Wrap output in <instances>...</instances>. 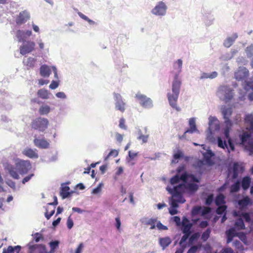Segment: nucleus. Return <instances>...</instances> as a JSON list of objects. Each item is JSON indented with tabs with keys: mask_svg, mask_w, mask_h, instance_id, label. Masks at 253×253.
<instances>
[{
	"mask_svg": "<svg viewBox=\"0 0 253 253\" xmlns=\"http://www.w3.org/2000/svg\"><path fill=\"white\" fill-rule=\"evenodd\" d=\"M114 96L116 109L122 113L124 112L126 110V103L123 100L122 96L117 93H114Z\"/></svg>",
	"mask_w": 253,
	"mask_h": 253,
	"instance_id": "6",
	"label": "nucleus"
},
{
	"mask_svg": "<svg viewBox=\"0 0 253 253\" xmlns=\"http://www.w3.org/2000/svg\"><path fill=\"white\" fill-rule=\"evenodd\" d=\"M237 37V35L235 34L233 37L227 38L224 42V45L226 47H229L233 44L234 42Z\"/></svg>",
	"mask_w": 253,
	"mask_h": 253,
	"instance_id": "24",
	"label": "nucleus"
},
{
	"mask_svg": "<svg viewBox=\"0 0 253 253\" xmlns=\"http://www.w3.org/2000/svg\"><path fill=\"white\" fill-rule=\"evenodd\" d=\"M55 207H53L52 209L49 208V206L47 205L46 211L44 213L45 217L47 219H49L54 214L55 212Z\"/></svg>",
	"mask_w": 253,
	"mask_h": 253,
	"instance_id": "27",
	"label": "nucleus"
},
{
	"mask_svg": "<svg viewBox=\"0 0 253 253\" xmlns=\"http://www.w3.org/2000/svg\"><path fill=\"white\" fill-rule=\"evenodd\" d=\"M50 108L48 105H42L39 108V113L41 115H46L49 113Z\"/></svg>",
	"mask_w": 253,
	"mask_h": 253,
	"instance_id": "32",
	"label": "nucleus"
},
{
	"mask_svg": "<svg viewBox=\"0 0 253 253\" xmlns=\"http://www.w3.org/2000/svg\"><path fill=\"white\" fill-rule=\"evenodd\" d=\"M40 244H36L33 245H28L29 249V253H34L36 249H38L39 248Z\"/></svg>",
	"mask_w": 253,
	"mask_h": 253,
	"instance_id": "49",
	"label": "nucleus"
},
{
	"mask_svg": "<svg viewBox=\"0 0 253 253\" xmlns=\"http://www.w3.org/2000/svg\"><path fill=\"white\" fill-rule=\"evenodd\" d=\"M167 6L163 2H160L152 10V13L155 15H163L166 13Z\"/></svg>",
	"mask_w": 253,
	"mask_h": 253,
	"instance_id": "11",
	"label": "nucleus"
},
{
	"mask_svg": "<svg viewBox=\"0 0 253 253\" xmlns=\"http://www.w3.org/2000/svg\"><path fill=\"white\" fill-rule=\"evenodd\" d=\"M17 170L21 174L27 173L32 167L29 161L20 160L15 164Z\"/></svg>",
	"mask_w": 253,
	"mask_h": 253,
	"instance_id": "5",
	"label": "nucleus"
},
{
	"mask_svg": "<svg viewBox=\"0 0 253 253\" xmlns=\"http://www.w3.org/2000/svg\"><path fill=\"white\" fill-rule=\"evenodd\" d=\"M49 121L47 119L38 117L32 121L31 126L34 129L43 132L47 129Z\"/></svg>",
	"mask_w": 253,
	"mask_h": 253,
	"instance_id": "3",
	"label": "nucleus"
},
{
	"mask_svg": "<svg viewBox=\"0 0 253 253\" xmlns=\"http://www.w3.org/2000/svg\"><path fill=\"white\" fill-rule=\"evenodd\" d=\"M157 222V218H151L146 221L145 224L150 225V229L152 230L155 228L156 224Z\"/></svg>",
	"mask_w": 253,
	"mask_h": 253,
	"instance_id": "35",
	"label": "nucleus"
},
{
	"mask_svg": "<svg viewBox=\"0 0 253 253\" xmlns=\"http://www.w3.org/2000/svg\"><path fill=\"white\" fill-rule=\"evenodd\" d=\"M246 86L245 88L247 90L252 89L253 90V81L246 82Z\"/></svg>",
	"mask_w": 253,
	"mask_h": 253,
	"instance_id": "63",
	"label": "nucleus"
},
{
	"mask_svg": "<svg viewBox=\"0 0 253 253\" xmlns=\"http://www.w3.org/2000/svg\"><path fill=\"white\" fill-rule=\"evenodd\" d=\"M51 74V69L46 65H42L40 67V74L42 77H48Z\"/></svg>",
	"mask_w": 253,
	"mask_h": 253,
	"instance_id": "19",
	"label": "nucleus"
},
{
	"mask_svg": "<svg viewBox=\"0 0 253 253\" xmlns=\"http://www.w3.org/2000/svg\"><path fill=\"white\" fill-rule=\"evenodd\" d=\"M224 135H225V137H226V139L228 141V142L229 147L230 148V149L232 151H234V150H235L234 145L233 143L232 142V140H231V138H230V137L229 136V134L228 135V137H227L225 134H224Z\"/></svg>",
	"mask_w": 253,
	"mask_h": 253,
	"instance_id": "56",
	"label": "nucleus"
},
{
	"mask_svg": "<svg viewBox=\"0 0 253 253\" xmlns=\"http://www.w3.org/2000/svg\"><path fill=\"white\" fill-rule=\"evenodd\" d=\"M148 138V135H143L141 134L138 137V139L142 140L143 143H146L147 142Z\"/></svg>",
	"mask_w": 253,
	"mask_h": 253,
	"instance_id": "61",
	"label": "nucleus"
},
{
	"mask_svg": "<svg viewBox=\"0 0 253 253\" xmlns=\"http://www.w3.org/2000/svg\"><path fill=\"white\" fill-rule=\"evenodd\" d=\"M233 246L235 249L238 251H243L244 250V247L242 245V243L239 241L236 240L233 242Z\"/></svg>",
	"mask_w": 253,
	"mask_h": 253,
	"instance_id": "39",
	"label": "nucleus"
},
{
	"mask_svg": "<svg viewBox=\"0 0 253 253\" xmlns=\"http://www.w3.org/2000/svg\"><path fill=\"white\" fill-rule=\"evenodd\" d=\"M200 233L199 232L195 233L192 234L189 238V241L191 242L198 239L200 237Z\"/></svg>",
	"mask_w": 253,
	"mask_h": 253,
	"instance_id": "54",
	"label": "nucleus"
},
{
	"mask_svg": "<svg viewBox=\"0 0 253 253\" xmlns=\"http://www.w3.org/2000/svg\"><path fill=\"white\" fill-rule=\"evenodd\" d=\"M156 226L159 230H167L168 229L167 226L164 225L160 221H157Z\"/></svg>",
	"mask_w": 253,
	"mask_h": 253,
	"instance_id": "53",
	"label": "nucleus"
},
{
	"mask_svg": "<svg viewBox=\"0 0 253 253\" xmlns=\"http://www.w3.org/2000/svg\"><path fill=\"white\" fill-rule=\"evenodd\" d=\"M180 180V179L179 178V175L178 174H176L175 175L170 178V183L171 184L174 185L178 183Z\"/></svg>",
	"mask_w": 253,
	"mask_h": 253,
	"instance_id": "44",
	"label": "nucleus"
},
{
	"mask_svg": "<svg viewBox=\"0 0 253 253\" xmlns=\"http://www.w3.org/2000/svg\"><path fill=\"white\" fill-rule=\"evenodd\" d=\"M5 169L8 171L10 176L14 179H18L19 178V175L17 172L16 167L9 164H6Z\"/></svg>",
	"mask_w": 253,
	"mask_h": 253,
	"instance_id": "14",
	"label": "nucleus"
},
{
	"mask_svg": "<svg viewBox=\"0 0 253 253\" xmlns=\"http://www.w3.org/2000/svg\"><path fill=\"white\" fill-rule=\"evenodd\" d=\"M171 239L169 237H165L160 238L159 243L160 245L162 247L163 250H165L171 243Z\"/></svg>",
	"mask_w": 253,
	"mask_h": 253,
	"instance_id": "17",
	"label": "nucleus"
},
{
	"mask_svg": "<svg viewBox=\"0 0 253 253\" xmlns=\"http://www.w3.org/2000/svg\"><path fill=\"white\" fill-rule=\"evenodd\" d=\"M14 248L9 246L7 248H3L2 253H14Z\"/></svg>",
	"mask_w": 253,
	"mask_h": 253,
	"instance_id": "51",
	"label": "nucleus"
},
{
	"mask_svg": "<svg viewBox=\"0 0 253 253\" xmlns=\"http://www.w3.org/2000/svg\"><path fill=\"white\" fill-rule=\"evenodd\" d=\"M249 71L245 67H240L235 73V78L238 81H243L249 76Z\"/></svg>",
	"mask_w": 253,
	"mask_h": 253,
	"instance_id": "9",
	"label": "nucleus"
},
{
	"mask_svg": "<svg viewBox=\"0 0 253 253\" xmlns=\"http://www.w3.org/2000/svg\"><path fill=\"white\" fill-rule=\"evenodd\" d=\"M29 18V14L26 11H23L17 16L15 22L17 25H21L25 23Z\"/></svg>",
	"mask_w": 253,
	"mask_h": 253,
	"instance_id": "10",
	"label": "nucleus"
},
{
	"mask_svg": "<svg viewBox=\"0 0 253 253\" xmlns=\"http://www.w3.org/2000/svg\"><path fill=\"white\" fill-rule=\"evenodd\" d=\"M198 246H193L188 250L187 253H196L198 251Z\"/></svg>",
	"mask_w": 253,
	"mask_h": 253,
	"instance_id": "64",
	"label": "nucleus"
},
{
	"mask_svg": "<svg viewBox=\"0 0 253 253\" xmlns=\"http://www.w3.org/2000/svg\"><path fill=\"white\" fill-rule=\"evenodd\" d=\"M59 85L58 81H52L51 83L49 85V88L51 89H54L56 88Z\"/></svg>",
	"mask_w": 253,
	"mask_h": 253,
	"instance_id": "60",
	"label": "nucleus"
},
{
	"mask_svg": "<svg viewBox=\"0 0 253 253\" xmlns=\"http://www.w3.org/2000/svg\"><path fill=\"white\" fill-rule=\"evenodd\" d=\"M231 170L233 172L232 178L235 179L238 177L239 172L243 170V168L238 163H235L232 169H228V175L231 172Z\"/></svg>",
	"mask_w": 253,
	"mask_h": 253,
	"instance_id": "13",
	"label": "nucleus"
},
{
	"mask_svg": "<svg viewBox=\"0 0 253 253\" xmlns=\"http://www.w3.org/2000/svg\"><path fill=\"white\" fill-rule=\"evenodd\" d=\"M136 97L138 99L140 105L144 108H150L152 106V102L150 98L144 95L137 94Z\"/></svg>",
	"mask_w": 253,
	"mask_h": 253,
	"instance_id": "8",
	"label": "nucleus"
},
{
	"mask_svg": "<svg viewBox=\"0 0 253 253\" xmlns=\"http://www.w3.org/2000/svg\"><path fill=\"white\" fill-rule=\"evenodd\" d=\"M240 188V182L237 181L235 183L232 184L230 187V192L231 193L237 192L239 191Z\"/></svg>",
	"mask_w": 253,
	"mask_h": 253,
	"instance_id": "37",
	"label": "nucleus"
},
{
	"mask_svg": "<svg viewBox=\"0 0 253 253\" xmlns=\"http://www.w3.org/2000/svg\"><path fill=\"white\" fill-rule=\"evenodd\" d=\"M69 190L70 188L69 186H64L62 187L60 191V195L62 196L63 199H65L70 195Z\"/></svg>",
	"mask_w": 253,
	"mask_h": 253,
	"instance_id": "28",
	"label": "nucleus"
},
{
	"mask_svg": "<svg viewBox=\"0 0 253 253\" xmlns=\"http://www.w3.org/2000/svg\"><path fill=\"white\" fill-rule=\"evenodd\" d=\"M198 189V186L195 183L180 184L173 188L167 187V191L172 195L171 205L174 208L178 207V203H184L185 200L183 194L186 191L194 192Z\"/></svg>",
	"mask_w": 253,
	"mask_h": 253,
	"instance_id": "2",
	"label": "nucleus"
},
{
	"mask_svg": "<svg viewBox=\"0 0 253 253\" xmlns=\"http://www.w3.org/2000/svg\"><path fill=\"white\" fill-rule=\"evenodd\" d=\"M183 234L184 235L182 237L179 244L181 247L186 248L187 247V244L186 243V242L190 235L185 233Z\"/></svg>",
	"mask_w": 253,
	"mask_h": 253,
	"instance_id": "34",
	"label": "nucleus"
},
{
	"mask_svg": "<svg viewBox=\"0 0 253 253\" xmlns=\"http://www.w3.org/2000/svg\"><path fill=\"white\" fill-rule=\"evenodd\" d=\"M189 176L190 174H187L186 172H184L179 176V178L180 180H182L184 183H186Z\"/></svg>",
	"mask_w": 253,
	"mask_h": 253,
	"instance_id": "50",
	"label": "nucleus"
},
{
	"mask_svg": "<svg viewBox=\"0 0 253 253\" xmlns=\"http://www.w3.org/2000/svg\"><path fill=\"white\" fill-rule=\"evenodd\" d=\"M225 197L222 194H220L217 196L215 200V203L217 206H220L225 203Z\"/></svg>",
	"mask_w": 253,
	"mask_h": 253,
	"instance_id": "36",
	"label": "nucleus"
},
{
	"mask_svg": "<svg viewBox=\"0 0 253 253\" xmlns=\"http://www.w3.org/2000/svg\"><path fill=\"white\" fill-rule=\"evenodd\" d=\"M202 208L201 206H195L193 208L191 211L193 216L199 214L201 211Z\"/></svg>",
	"mask_w": 253,
	"mask_h": 253,
	"instance_id": "41",
	"label": "nucleus"
},
{
	"mask_svg": "<svg viewBox=\"0 0 253 253\" xmlns=\"http://www.w3.org/2000/svg\"><path fill=\"white\" fill-rule=\"evenodd\" d=\"M226 234L227 236H231L233 237H234L235 236H238L240 238H241L242 236H243L244 237L246 238V236L243 233H242L241 236H239V234L236 232L234 228H231L229 229L226 232Z\"/></svg>",
	"mask_w": 253,
	"mask_h": 253,
	"instance_id": "26",
	"label": "nucleus"
},
{
	"mask_svg": "<svg viewBox=\"0 0 253 253\" xmlns=\"http://www.w3.org/2000/svg\"><path fill=\"white\" fill-rule=\"evenodd\" d=\"M36 151V149L34 150L31 148H27L23 151L22 154L29 158L37 159L39 157V155Z\"/></svg>",
	"mask_w": 253,
	"mask_h": 253,
	"instance_id": "15",
	"label": "nucleus"
},
{
	"mask_svg": "<svg viewBox=\"0 0 253 253\" xmlns=\"http://www.w3.org/2000/svg\"><path fill=\"white\" fill-rule=\"evenodd\" d=\"M182 65V61L180 59H178L173 64V70L171 71V73L174 76V80L172 84V93L169 92L167 95L169 105L177 111L180 110V108L177 105V101L181 85V82L179 78V75L181 72Z\"/></svg>",
	"mask_w": 253,
	"mask_h": 253,
	"instance_id": "1",
	"label": "nucleus"
},
{
	"mask_svg": "<svg viewBox=\"0 0 253 253\" xmlns=\"http://www.w3.org/2000/svg\"><path fill=\"white\" fill-rule=\"evenodd\" d=\"M79 16L81 18H82L83 19L87 21L89 24H94V22L91 20H90V19H89L86 16H85V15H84V14H83L82 12H79L78 13Z\"/></svg>",
	"mask_w": 253,
	"mask_h": 253,
	"instance_id": "45",
	"label": "nucleus"
},
{
	"mask_svg": "<svg viewBox=\"0 0 253 253\" xmlns=\"http://www.w3.org/2000/svg\"><path fill=\"white\" fill-rule=\"evenodd\" d=\"M251 182V178L249 176L244 177L242 181V187L244 190H247Z\"/></svg>",
	"mask_w": 253,
	"mask_h": 253,
	"instance_id": "25",
	"label": "nucleus"
},
{
	"mask_svg": "<svg viewBox=\"0 0 253 253\" xmlns=\"http://www.w3.org/2000/svg\"><path fill=\"white\" fill-rule=\"evenodd\" d=\"M246 149L250 152V155L253 154V140H249L247 145L245 146Z\"/></svg>",
	"mask_w": 253,
	"mask_h": 253,
	"instance_id": "40",
	"label": "nucleus"
},
{
	"mask_svg": "<svg viewBox=\"0 0 253 253\" xmlns=\"http://www.w3.org/2000/svg\"><path fill=\"white\" fill-rule=\"evenodd\" d=\"M190 128L185 131V133H192L197 130L194 118H191L189 121Z\"/></svg>",
	"mask_w": 253,
	"mask_h": 253,
	"instance_id": "21",
	"label": "nucleus"
},
{
	"mask_svg": "<svg viewBox=\"0 0 253 253\" xmlns=\"http://www.w3.org/2000/svg\"><path fill=\"white\" fill-rule=\"evenodd\" d=\"M234 226L238 230L245 229L244 222L241 218H239L236 220Z\"/></svg>",
	"mask_w": 253,
	"mask_h": 253,
	"instance_id": "30",
	"label": "nucleus"
},
{
	"mask_svg": "<svg viewBox=\"0 0 253 253\" xmlns=\"http://www.w3.org/2000/svg\"><path fill=\"white\" fill-rule=\"evenodd\" d=\"M211 233V229L210 228H207L206 230L203 233L201 236V239L203 241L206 242L208 240L210 237Z\"/></svg>",
	"mask_w": 253,
	"mask_h": 253,
	"instance_id": "38",
	"label": "nucleus"
},
{
	"mask_svg": "<svg viewBox=\"0 0 253 253\" xmlns=\"http://www.w3.org/2000/svg\"><path fill=\"white\" fill-rule=\"evenodd\" d=\"M35 43L33 42L28 41L22 45L20 46V52L22 55H25L29 53L34 50Z\"/></svg>",
	"mask_w": 253,
	"mask_h": 253,
	"instance_id": "7",
	"label": "nucleus"
},
{
	"mask_svg": "<svg viewBox=\"0 0 253 253\" xmlns=\"http://www.w3.org/2000/svg\"><path fill=\"white\" fill-rule=\"evenodd\" d=\"M213 200V196L212 194L209 195L206 200V204L207 205H210Z\"/></svg>",
	"mask_w": 253,
	"mask_h": 253,
	"instance_id": "59",
	"label": "nucleus"
},
{
	"mask_svg": "<svg viewBox=\"0 0 253 253\" xmlns=\"http://www.w3.org/2000/svg\"><path fill=\"white\" fill-rule=\"evenodd\" d=\"M222 113L225 120L224 123L226 125V126L224 128V133L227 137H228L229 132L232 126L231 121L229 119L232 113V108L231 107H224L222 109Z\"/></svg>",
	"mask_w": 253,
	"mask_h": 253,
	"instance_id": "4",
	"label": "nucleus"
},
{
	"mask_svg": "<svg viewBox=\"0 0 253 253\" xmlns=\"http://www.w3.org/2000/svg\"><path fill=\"white\" fill-rule=\"evenodd\" d=\"M33 142L34 145L40 149H47L49 146V143L45 138H35Z\"/></svg>",
	"mask_w": 253,
	"mask_h": 253,
	"instance_id": "12",
	"label": "nucleus"
},
{
	"mask_svg": "<svg viewBox=\"0 0 253 253\" xmlns=\"http://www.w3.org/2000/svg\"><path fill=\"white\" fill-rule=\"evenodd\" d=\"M238 204L240 206V209L243 210L245 209L248 205H252V202L250 198L246 196L241 200H239Z\"/></svg>",
	"mask_w": 253,
	"mask_h": 253,
	"instance_id": "16",
	"label": "nucleus"
},
{
	"mask_svg": "<svg viewBox=\"0 0 253 253\" xmlns=\"http://www.w3.org/2000/svg\"><path fill=\"white\" fill-rule=\"evenodd\" d=\"M119 126L122 129L125 130L127 129V126L125 125V119L124 118H122L120 119Z\"/></svg>",
	"mask_w": 253,
	"mask_h": 253,
	"instance_id": "48",
	"label": "nucleus"
},
{
	"mask_svg": "<svg viewBox=\"0 0 253 253\" xmlns=\"http://www.w3.org/2000/svg\"><path fill=\"white\" fill-rule=\"evenodd\" d=\"M39 253H49L46 250V248L45 245H40L38 248Z\"/></svg>",
	"mask_w": 253,
	"mask_h": 253,
	"instance_id": "55",
	"label": "nucleus"
},
{
	"mask_svg": "<svg viewBox=\"0 0 253 253\" xmlns=\"http://www.w3.org/2000/svg\"><path fill=\"white\" fill-rule=\"evenodd\" d=\"M36 62V59L29 57L26 59H24L23 63L24 65L26 66L28 70L31 68H34L35 66V63Z\"/></svg>",
	"mask_w": 253,
	"mask_h": 253,
	"instance_id": "18",
	"label": "nucleus"
},
{
	"mask_svg": "<svg viewBox=\"0 0 253 253\" xmlns=\"http://www.w3.org/2000/svg\"><path fill=\"white\" fill-rule=\"evenodd\" d=\"M218 141V146L224 149L225 147L227 148V144L226 143V141L225 140L223 141L222 139L220 137H218L217 139Z\"/></svg>",
	"mask_w": 253,
	"mask_h": 253,
	"instance_id": "43",
	"label": "nucleus"
},
{
	"mask_svg": "<svg viewBox=\"0 0 253 253\" xmlns=\"http://www.w3.org/2000/svg\"><path fill=\"white\" fill-rule=\"evenodd\" d=\"M233 214L235 216L243 217L244 218L245 221L247 222L251 221V216L248 212H242L240 211H234Z\"/></svg>",
	"mask_w": 253,
	"mask_h": 253,
	"instance_id": "23",
	"label": "nucleus"
},
{
	"mask_svg": "<svg viewBox=\"0 0 253 253\" xmlns=\"http://www.w3.org/2000/svg\"><path fill=\"white\" fill-rule=\"evenodd\" d=\"M193 223H187V224L182 225V231L183 233L191 234V229L193 226Z\"/></svg>",
	"mask_w": 253,
	"mask_h": 253,
	"instance_id": "33",
	"label": "nucleus"
},
{
	"mask_svg": "<svg viewBox=\"0 0 253 253\" xmlns=\"http://www.w3.org/2000/svg\"><path fill=\"white\" fill-rule=\"evenodd\" d=\"M211 211V208L210 207H204L201 210V214L204 216L209 213Z\"/></svg>",
	"mask_w": 253,
	"mask_h": 253,
	"instance_id": "52",
	"label": "nucleus"
},
{
	"mask_svg": "<svg viewBox=\"0 0 253 253\" xmlns=\"http://www.w3.org/2000/svg\"><path fill=\"white\" fill-rule=\"evenodd\" d=\"M50 246L51 249V251H53L58 246L59 242L57 241H52L50 243Z\"/></svg>",
	"mask_w": 253,
	"mask_h": 253,
	"instance_id": "62",
	"label": "nucleus"
},
{
	"mask_svg": "<svg viewBox=\"0 0 253 253\" xmlns=\"http://www.w3.org/2000/svg\"><path fill=\"white\" fill-rule=\"evenodd\" d=\"M241 142L242 144H244L248 140H251V134L248 132H244L242 134L240 135Z\"/></svg>",
	"mask_w": 253,
	"mask_h": 253,
	"instance_id": "31",
	"label": "nucleus"
},
{
	"mask_svg": "<svg viewBox=\"0 0 253 253\" xmlns=\"http://www.w3.org/2000/svg\"><path fill=\"white\" fill-rule=\"evenodd\" d=\"M37 94L40 98L45 99L48 98L49 93L47 90L42 88L38 91Z\"/></svg>",
	"mask_w": 253,
	"mask_h": 253,
	"instance_id": "29",
	"label": "nucleus"
},
{
	"mask_svg": "<svg viewBox=\"0 0 253 253\" xmlns=\"http://www.w3.org/2000/svg\"><path fill=\"white\" fill-rule=\"evenodd\" d=\"M214 156V154L211 150H208L204 154V158L207 164L209 165H212L213 162L211 160V157Z\"/></svg>",
	"mask_w": 253,
	"mask_h": 253,
	"instance_id": "22",
	"label": "nucleus"
},
{
	"mask_svg": "<svg viewBox=\"0 0 253 253\" xmlns=\"http://www.w3.org/2000/svg\"><path fill=\"white\" fill-rule=\"evenodd\" d=\"M118 155V152L116 150H111L109 153L108 154L107 157L105 158V160L107 159L110 156H113L114 157H116Z\"/></svg>",
	"mask_w": 253,
	"mask_h": 253,
	"instance_id": "58",
	"label": "nucleus"
},
{
	"mask_svg": "<svg viewBox=\"0 0 253 253\" xmlns=\"http://www.w3.org/2000/svg\"><path fill=\"white\" fill-rule=\"evenodd\" d=\"M233 97V90L231 89H229L227 90V92L225 94V101L227 102L231 100Z\"/></svg>",
	"mask_w": 253,
	"mask_h": 253,
	"instance_id": "42",
	"label": "nucleus"
},
{
	"mask_svg": "<svg viewBox=\"0 0 253 253\" xmlns=\"http://www.w3.org/2000/svg\"><path fill=\"white\" fill-rule=\"evenodd\" d=\"M102 185V183H100L96 188L92 190V193L95 194L99 193L101 190Z\"/></svg>",
	"mask_w": 253,
	"mask_h": 253,
	"instance_id": "57",
	"label": "nucleus"
},
{
	"mask_svg": "<svg viewBox=\"0 0 253 253\" xmlns=\"http://www.w3.org/2000/svg\"><path fill=\"white\" fill-rule=\"evenodd\" d=\"M226 206L223 205V206H219L217 209H216V213L218 214H222L224 212V211H226Z\"/></svg>",
	"mask_w": 253,
	"mask_h": 253,
	"instance_id": "46",
	"label": "nucleus"
},
{
	"mask_svg": "<svg viewBox=\"0 0 253 253\" xmlns=\"http://www.w3.org/2000/svg\"><path fill=\"white\" fill-rule=\"evenodd\" d=\"M245 122L247 125L250 126L249 130L253 133V115H246L245 117Z\"/></svg>",
	"mask_w": 253,
	"mask_h": 253,
	"instance_id": "20",
	"label": "nucleus"
},
{
	"mask_svg": "<svg viewBox=\"0 0 253 253\" xmlns=\"http://www.w3.org/2000/svg\"><path fill=\"white\" fill-rule=\"evenodd\" d=\"M34 240L36 242H39L40 240H43V236L42 234L40 233H36L34 235Z\"/></svg>",
	"mask_w": 253,
	"mask_h": 253,
	"instance_id": "47",
	"label": "nucleus"
}]
</instances>
